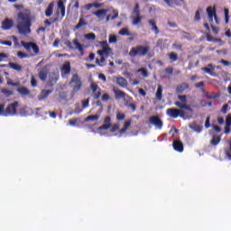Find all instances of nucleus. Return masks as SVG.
<instances>
[{
	"mask_svg": "<svg viewBox=\"0 0 231 231\" xmlns=\"http://www.w3.org/2000/svg\"><path fill=\"white\" fill-rule=\"evenodd\" d=\"M10 68L12 69H14L15 71H23V66L17 64V63H9Z\"/></svg>",
	"mask_w": 231,
	"mask_h": 231,
	"instance_id": "36",
	"label": "nucleus"
},
{
	"mask_svg": "<svg viewBox=\"0 0 231 231\" xmlns=\"http://www.w3.org/2000/svg\"><path fill=\"white\" fill-rule=\"evenodd\" d=\"M189 83L182 82L176 87L175 91L176 93H183V91H186V89H189Z\"/></svg>",
	"mask_w": 231,
	"mask_h": 231,
	"instance_id": "17",
	"label": "nucleus"
},
{
	"mask_svg": "<svg viewBox=\"0 0 231 231\" xmlns=\"http://www.w3.org/2000/svg\"><path fill=\"white\" fill-rule=\"evenodd\" d=\"M90 89L92 91V97L95 100H98L102 97V88L95 82L90 84Z\"/></svg>",
	"mask_w": 231,
	"mask_h": 231,
	"instance_id": "7",
	"label": "nucleus"
},
{
	"mask_svg": "<svg viewBox=\"0 0 231 231\" xmlns=\"http://www.w3.org/2000/svg\"><path fill=\"white\" fill-rule=\"evenodd\" d=\"M148 23L152 26V32H154L155 35H158V33H160V29H158L156 22L154 20H149Z\"/></svg>",
	"mask_w": 231,
	"mask_h": 231,
	"instance_id": "24",
	"label": "nucleus"
},
{
	"mask_svg": "<svg viewBox=\"0 0 231 231\" xmlns=\"http://www.w3.org/2000/svg\"><path fill=\"white\" fill-rule=\"evenodd\" d=\"M89 106V99H85L82 101V107L83 109H86Z\"/></svg>",
	"mask_w": 231,
	"mask_h": 231,
	"instance_id": "58",
	"label": "nucleus"
},
{
	"mask_svg": "<svg viewBox=\"0 0 231 231\" xmlns=\"http://www.w3.org/2000/svg\"><path fill=\"white\" fill-rule=\"evenodd\" d=\"M119 35H126L127 37L133 35V33H131V32H129V29L127 28H122L119 31Z\"/></svg>",
	"mask_w": 231,
	"mask_h": 231,
	"instance_id": "38",
	"label": "nucleus"
},
{
	"mask_svg": "<svg viewBox=\"0 0 231 231\" xmlns=\"http://www.w3.org/2000/svg\"><path fill=\"white\" fill-rule=\"evenodd\" d=\"M17 57H20V59H26V57H28V54H26L23 51H18L17 52Z\"/></svg>",
	"mask_w": 231,
	"mask_h": 231,
	"instance_id": "54",
	"label": "nucleus"
},
{
	"mask_svg": "<svg viewBox=\"0 0 231 231\" xmlns=\"http://www.w3.org/2000/svg\"><path fill=\"white\" fill-rule=\"evenodd\" d=\"M151 51V47L149 45H137L133 47L129 51V56L134 57H145Z\"/></svg>",
	"mask_w": 231,
	"mask_h": 231,
	"instance_id": "2",
	"label": "nucleus"
},
{
	"mask_svg": "<svg viewBox=\"0 0 231 231\" xmlns=\"http://www.w3.org/2000/svg\"><path fill=\"white\" fill-rule=\"evenodd\" d=\"M189 128L195 131V133H201L203 131V126L198 125L197 123H191Z\"/></svg>",
	"mask_w": 231,
	"mask_h": 231,
	"instance_id": "25",
	"label": "nucleus"
},
{
	"mask_svg": "<svg viewBox=\"0 0 231 231\" xmlns=\"http://www.w3.org/2000/svg\"><path fill=\"white\" fill-rule=\"evenodd\" d=\"M132 122L133 121L131 119L125 122L124 127L119 131V134H125V133H126L127 129H129V127H131Z\"/></svg>",
	"mask_w": 231,
	"mask_h": 231,
	"instance_id": "26",
	"label": "nucleus"
},
{
	"mask_svg": "<svg viewBox=\"0 0 231 231\" xmlns=\"http://www.w3.org/2000/svg\"><path fill=\"white\" fill-rule=\"evenodd\" d=\"M17 17L19 21H22L16 25L18 33H20V35H28V33H32V29L30 28L32 26V18L30 14L26 12H19Z\"/></svg>",
	"mask_w": 231,
	"mask_h": 231,
	"instance_id": "1",
	"label": "nucleus"
},
{
	"mask_svg": "<svg viewBox=\"0 0 231 231\" xmlns=\"http://www.w3.org/2000/svg\"><path fill=\"white\" fill-rule=\"evenodd\" d=\"M205 127H206V129H208L210 127V116H208L206 118Z\"/></svg>",
	"mask_w": 231,
	"mask_h": 231,
	"instance_id": "59",
	"label": "nucleus"
},
{
	"mask_svg": "<svg viewBox=\"0 0 231 231\" xmlns=\"http://www.w3.org/2000/svg\"><path fill=\"white\" fill-rule=\"evenodd\" d=\"M16 91H18L20 95H23V96L30 95V90L26 88V87L18 88Z\"/></svg>",
	"mask_w": 231,
	"mask_h": 231,
	"instance_id": "33",
	"label": "nucleus"
},
{
	"mask_svg": "<svg viewBox=\"0 0 231 231\" xmlns=\"http://www.w3.org/2000/svg\"><path fill=\"white\" fill-rule=\"evenodd\" d=\"M219 142H221V136L219 135H213L210 143L214 146L218 145Z\"/></svg>",
	"mask_w": 231,
	"mask_h": 231,
	"instance_id": "32",
	"label": "nucleus"
},
{
	"mask_svg": "<svg viewBox=\"0 0 231 231\" xmlns=\"http://www.w3.org/2000/svg\"><path fill=\"white\" fill-rule=\"evenodd\" d=\"M117 41H118V40H117V38H116V35L111 34V35L109 36L108 42H109L110 44H115V43H116Z\"/></svg>",
	"mask_w": 231,
	"mask_h": 231,
	"instance_id": "45",
	"label": "nucleus"
},
{
	"mask_svg": "<svg viewBox=\"0 0 231 231\" xmlns=\"http://www.w3.org/2000/svg\"><path fill=\"white\" fill-rule=\"evenodd\" d=\"M50 95H51V90L43 89V90H42V92L39 96V100H44V99L48 98V97H50Z\"/></svg>",
	"mask_w": 231,
	"mask_h": 231,
	"instance_id": "27",
	"label": "nucleus"
},
{
	"mask_svg": "<svg viewBox=\"0 0 231 231\" xmlns=\"http://www.w3.org/2000/svg\"><path fill=\"white\" fill-rule=\"evenodd\" d=\"M195 21H201V14H199V10H197L195 13Z\"/></svg>",
	"mask_w": 231,
	"mask_h": 231,
	"instance_id": "55",
	"label": "nucleus"
},
{
	"mask_svg": "<svg viewBox=\"0 0 231 231\" xmlns=\"http://www.w3.org/2000/svg\"><path fill=\"white\" fill-rule=\"evenodd\" d=\"M142 23V15H137L133 18V24L135 26L136 24H140Z\"/></svg>",
	"mask_w": 231,
	"mask_h": 231,
	"instance_id": "42",
	"label": "nucleus"
},
{
	"mask_svg": "<svg viewBox=\"0 0 231 231\" xmlns=\"http://www.w3.org/2000/svg\"><path fill=\"white\" fill-rule=\"evenodd\" d=\"M207 14L209 23H213L215 19L217 24H219V22L217 21V14H216V7L208 6L207 8Z\"/></svg>",
	"mask_w": 231,
	"mask_h": 231,
	"instance_id": "8",
	"label": "nucleus"
},
{
	"mask_svg": "<svg viewBox=\"0 0 231 231\" xmlns=\"http://www.w3.org/2000/svg\"><path fill=\"white\" fill-rule=\"evenodd\" d=\"M7 86H12V88H18L19 82H14L12 79H7Z\"/></svg>",
	"mask_w": 231,
	"mask_h": 231,
	"instance_id": "47",
	"label": "nucleus"
},
{
	"mask_svg": "<svg viewBox=\"0 0 231 231\" xmlns=\"http://www.w3.org/2000/svg\"><path fill=\"white\" fill-rule=\"evenodd\" d=\"M168 55L171 62H176L178 60V54L176 52H170Z\"/></svg>",
	"mask_w": 231,
	"mask_h": 231,
	"instance_id": "40",
	"label": "nucleus"
},
{
	"mask_svg": "<svg viewBox=\"0 0 231 231\" xmlns=\"http://www.w3.org/2000/svg\"><path fill=\"white\" fill-rule=\"evenodd\" d=\"M111 127H113L111 116H106L104 119V124L97 128V131H107V129H111Z\"/></svg>",
	"mask_w": 231,
	"mask_h": 231,
	"instance_id": "12",
	"label": "nucleus"
},
{
	"mask_svg": "<svg viewBox=\"0 0 231 231\" xmlns=\"http://www.w3.org/2000/svg\"><path fill=\"white\" fill-rule=\"evenodd\" d=\"M98 79H99V80H102L103 82H107V78H106V75L103 73H100L98 75Z\"/></svg>",
	"mask_w": 231,
	"mask_h": 231,
	"instance_id": "56",
	"label": "nucleus"
},
{
	"mask_svg": "<svg viewBox=\"0 0 231 231\" xmlns=\"http://www.w3.org/2000/svg\"><path fill=\"white\" fill-rule=\"evenodd\" d=\"M85 37L88 40V41H95L97 39V35L93 32L88 33L85 35Z\"/></svg>",
	"mask_w": 231,
	"mask_h": 231,
	"instance_id": "43",
	"label": "nucleus"
},
{
	"mask_svg": "<svg viewBox=\"0 0 231 231\" xmlns=\"http://www.w3.org/2000/svg\"><path fill=\"white\" fill-rule=\"evenodd\" d=\"M100 118L99 115H93V116H88L85 118V122H97Z\"/></svg>",
	"mask_w": 231,
	"mask_h": 231,
	"instance_id": "34",
	"label": "nucleus"
},
{
	"mask_svg": "<svg viewBox=\"0 0 231 231\" xmlns=\"http://www.w3.org/2000/svg\"><path fill=\"white\" fill-rule=\"evenodd\" d=\"M110 98L109 94L105 93L102 95L101 100L102 102H107Z\"/></svg>",
	"mask_w": 231,
	"mask_h": 231,
	"instance_id": "51",
	"label": "nucleus"
},
{
	"mask_svg": "<svg viewBox=\"0 0 231 231\" xmlns=\"http://www.w3.org/2000/svg\"><path fill=\"white\" fill-rule=\"evenodd\" d=\"M150 123L152 124V125H154L157 129H162L163 127V121H162L159 116H150Z\"/></svg>",
	"mask_w": 231,
	"mask_h": 231,
	"instance_id": "9",
	"label": "nucleus"
},
{
	"mask_svg": "<svg viewBox=\"0 0 231 231\" xmlns=\"http://www.w3.org/2000/svg\"><path fill=\"white\" fill-rule=\"evenodd\" d=\"M174 69L171 67H168L165 69V73H167L168 75H172Z\"/></svg>",
	"mask_w": 231,
	"mask_h": 231,
	"instance_id": "60",
	"label": "nucleus"
},
{
	"mask_svg": "<svg viewBox=\"0 0 231 231\" xmlns=\"http://www.w3.org/2000/svg\"><path fill=\"white\" fill-rule=\"evenodd\" d=\"M206 39L208 42H214V38L209 33L206 35Z\"/></svg>",
	"mask_w": 231,
	"mask_h": 231,
	"instance_id": "62",
	"label": "nucleus"
},
{
	"mask_svg": "<svg viewBox=\"0 0 231 231\" xmlns=\"http://www.w3.org/2000/svg\"><path fill=\"white\" fill-rule=\"evenodd\" d=\"M226 125H231V114H228L226 117Z\"/></svg>",
	"mask_w": 231,
	"mask_h": 231,
	"instance_id": "57",
	"label": "nucleus"
},
{
	"mask_svg": "<svg viewBox=\"0 0 231 231\" xmlns=\"http://www.w3.org/2000/svg\"><path fill=\"white\" fill-rule=\"evenodd\" d=\"M178 99L180 101H176L174 105L179 107L180 109L183 110L186 109V111H189V113H192L194 111L190 106L187 105V96L186 95H179Z\"/></svg>",
	"mask_w": 231,
	"mask_h": 231,
	"instance_id": "5",
	"label": "nucleus"
},
{
	"mask_svg": "<svg viewBox=\"0 0 231 231\" xmlns=\"http://www.w3.org/2000/svg\"><path fill=\"white\" fill-rule=\"evenodd\" d=\"M69 73H71V64L69 61H65L61 67V75L64 77V75H69Z\"/></svg>",
	"mask_w": 231,
	"mask_h": 231,
	"instance_id": "14",
	"label": "nucleus"
},
{
	"mask_svg": "<svg viewBox=\"0 0 231 231\" xmlns=\"http://www.w3.org/2000/svg\"><path fill=\"white\" fill-rule=\"evenodd\" d=\"M110 51H111V48L110 47H104V49L98 50L97 51V55H99V57H102V55H103L104 57L107 58L110 55Z\"/></svg>",
	"mask_w": 231,
	"mask_h": 231,
	"instance_id": "20",
	"label": "nucleus"
},
{
	"mask_svg": "<svg viewBox=\"0 0 231 231\" xmlns=\"http://www.w3.org/2000/svg\"><path fill=\"white\" fill-rule=\"evenodd\" d=\"M2 30H12L14 28V20L10 19V18H5L3 22H2V26H1Z\"/></svg>",
	"mask_w": 231,
	"mask_h": 231,
	"instance_id": "13",
	"label": "nucleus"
},
{
	"mask_svg": "<svg viewBox=\"0 0 231 231\" xmlns=\"http://www.w3.org/2000/svg\"><path fill=\"white\" fill-rule=\"evenodd\" d=\"M136 71L137 73H141L142 77H143L144 79H147V77H149V71H147V69L145 68H141Z\"/></svg>",
	"mask_w": 231,
	"mask_h": 231,
	"instance_id": "35",
	"label": "nucleus"
},
{
	"mask_svg": "<svg viewBox=\"0 0 231 231\" xmlns=\"http://www.w3.org/2000/svg\"><path fill=\"white\" fill-rule=\"evenodd\" d=\"M109 12V9H101L94 12V15H97V19H106V15Z\"/></svg>",
	"mask_w": 231,
	"mask_h": 231,
	"instance_id": "18",
	"label": "nucleus"
},
{
	"mask_svg": "<svg viewBox=\"0 0 231 231\" xmlns=\"http://www.w3.org/2000/svg\"><path fill=\"white\" fill-rule=\"evenodd\" d=\"M54 6H55V2H51L48 5L45 10V17H51V15H53Z\"/></svg>",
	"mask_w": 231,
	"mask_h": 231,
	"instance_id": "19",
	"label": "nucleus"
},
{
	"mask_svg": "<svg viewBox=\"0 0 231 231\" xmlns=\"http://www.w3.org/2000/svg\"><path fill=\"white\" fill-rule=\"evenodd\" d=\"M163 88L162 87V85H158V88H157V91L155 93V98L156 100H159L162 101V99L163 98Z\"/></svg>",
	"mask_w": 231,
	"mask_h": 231,
	"instance_id": "23",
	"label": "nucleus"
},
{
	"mask_svg": "<svg viewBox=\"0 0 231 231\" xmlns=\"http://www.w3.org/2000/svg\"><path fill=\"white\" fill-rule=\"evenodd\" d=\"M195 88H200V91L202 92V93H206V89H205V81H200V82H199V83H196L195 84Z\"/></svg>",
	"mask_w": 231,
	"mask_h": 231,
	"instance_id": "37",
	"label": "nucleus"
},
{
	"mask_svg": "<svg viewBox=\"0 0 231 231\" xmlns=\"http://www.w3.org/2000/svg\"><path fill=\"white\" fill-rule=\"evenodd\" d=\"M22 45L23 46V48H25V50H30L32 48V50L33 51V52L35 53V55L39 54V45H37L34 42H22Z\"/></svg>",
	"mask_w": 231,
	"mask_h": 231,
	"instance_id": "11",
	"label": "nucleus"
},
{
	"mask_svg": "<svg viewBox=\"0 0 231 231\" xmlns=\"http://www.w3.org/2000/svg\"><path fill=\"white\" fill-rule=\"evenodd\" d=\"M82 26H88V23L83 18H79L78 24L75 25L74 30H80Z\"/></svg>",
	"mask_w": 231,
	"mask_h": 231,
	"instance_id": "30",
	"label": "nucleus"
},
{
	"mask_svg": "<svg viewBox=\"0 0 231 231\" xmlns=\"http://www.w3.org/2000/svg\"><path fill=\"white\" fill-rule=\"evenodd\" d=\"M17 107H19V103L17 101L10 104L5 109V116H8V115H15L17 113Z\"/></svg>",
	"mask_w": 231,
	"mask_h": 231,
	"instance_id": "10",
	"label": "nucleus"
},
{
	"mask_svg": "<svg viewBox=\"0 0 231 231\" xmlns=\"http://www.w3.org/2000/svg\"><path fill=\"white\" fill-rule=\"evenodd\" d=\"M214 69H216V67H214V65L210 63L208 65V67H204L201 69L202 71H204L205 73H208L209 75H212V71H214Z\"/></svg>",
	"mask_w": 231,
	"mask_h": 231,
	"instance_id": "29",
	"label": "nucleus"
},
{
	"mask_svg": "<svg viewBox=\"0 0 231 231\" xmlns=\"http://www.w3.org/2000/svg\"><path fill=\"white\" fill-rule=\"evenodd\" d=\"M116 120H118V122H121L122 120H125V114H122L118 112L116 114Z\"/></svg>",
	"mask_w": 231,
	"mask_h": 231,
	"instance_id": "46",
	"label": "nucleus"
},
{
	"mask_svg": "<svg viewBox=\"0 0 231 231\" xmlns=\"http://www.w3.org/2000/svg\"><path fill=\"white\" fill-rule=\"evenodd\" d=\"M69 86L72 88L73 93H79L82 88V79L79 74H74L69 81Z\"/></svg>",
	"mask_w": 231,
	"mask_h": 231,
	"instance_id": "4",
	"label": "nucleus"
},
{
	"mask_svg": "<svg viewBox=\"0 0 231 231\" xmlns=\"http://www.w3.org/2000/svg\"><path fill=\"white\" fill-rule=\"evenodd\" d=\"M116 82L117 86H120V88H127V79H125L124 77L116 78Z\"/></svg>",
	"mask_w": 231,
	"mask_h": 231,
	"instance_id": "22",
	"label": "nucleus"
},
{
	"mask_svg": "<svg viewBox=\"0 0 231 231\" xmlns=\"http://www.w3.org/2000/svg\"><path fill=\"white\" fill-rule=\"evenodd\" d=\"M72 42L75 45V50H78L80 57H84V45L79 43L78 39H74Z\"/></svg>",
	"mask_w": 231,
	"mask_h": 231,
	"instance_id": "15",
	"label": "nucleus"
},
{
	"mask_svg": "<svg viewBox=\"0 0 231 231\" xmlns=\"http://www.w3.org/2000/svg\"><path fill=\"white\" fill-rule=\"evenodd\" d=\"M166 115L170 116V118H178V116L185 118V111L181 109L168 108L166 110Z\"/></svg>",
	"mask_w": 231,
	"mask_h": 231,
	"instance_id": "6",
	"label": "nucleus"
},
{
	"mask_svg": "<svg viewBox=\"0 0 231 231\" xmlns=\"http://www.w3.org/2000/svg\"><path fill=\"white\" fill-rule=\"evenodd\" d=\"M226 154L227 158H229V160H231V142L229 144V150L226 152Z\"/></svg>",
	"mask_w": 231,
	"mask_h": 231,
	"instance_id": "63",
	"label": "nucleus"
},
{
	"mask_svg": "<svg viewBox=\"0 0 231 231\" xmlns=\"http://www.w3.org/2000/svg\"><path fill=\"white\" fill-rule=\"evenodd\" d=\"M112 16L111 14H108L106 16V22L108 23V21H115V19L118 18V12L116 10H113L112 12Z\"/></svg>",
	"mask_w": 231,
	"mask_h": 231,
	"instance_id": "31",
	"label": "nucleus"
},
{
	"mask_svg": "<svg viewBox=\"0 0 231 231\" xmlns=\"http://www.w3.org/2000/svg\"><path fill=\"white\" fill-rule=\"evenodd\" d=\"M31 86L32 88H37V79L34 76L31 77Z\"/></svg>",
	"mask_w": 231,
	"mask_h": 231,
	"instance_id": "50",
	"label": "nucleus"
},
{
	"mask_svg": "<svg viewBox=\"0 0 231 231\" xmlns=\"http://www.w3.org/2000/svg\"><path fill=\"white\" fill-rule=\"evenodd\" d=\"M224 14H225L226 24H228V23L230 22V15L228 14H230V11L228 10V8L224 9Z\"/></svg>",
	"mask_w": 231,
	"mask_h": 231,
	"instance_id": "41",
	"label": "nucleus"
},
{
	"mask_svg": "<svg viewBox=\"0 0 231 231\" xmlns=\"http://www.w3.org/2000/svg\"><path fill=\"white\" fill-rule=\"evenodd\" d=\"M125 106L129 109H132L133 113H134V111H136V105L135 104H134V103H126Z\"/></svg>",
	"mask_w": 231,
	"mask_h": 231,
	"instance_id": "48",
	"label": "nucleus"
},
{
	"mask_svg": "<svg viewBox=\"0 0 231 231\" xmlns=\"http://www.w3.org/2000/svg\"><path fill=\"white\" fill-rule=\"evenodd\" d=\"M66 2L62 0L58 1V8L56 10L55 15L56 17L52 18V23H60L66 16V5H64Z\"/></svg>",
	"mask_w": 231,
	"mask_h": 231,
	"instance_id": "3",
	"label": "nucleus"
},
{
	"mask_svg": "<svg viewBox=\"0 0 231 231\" xmlns=\"http://www.w3.org/2000/svg\"><path fill=\"white\" fill-rule=\"evenodd\" d=\"M0 44H2L3 46H12V41L0 40Z\"/></svg>",
	"mask_w": 231,
	"mask_h": 231,
	"instance_id": "53",
	"label": "nucleus"
},
{
	"mask_svg": "<svg viewBox=\"0 0 231 231\" xmlns=\"http://www.w3.org/2000/svg\"><path fill=\"white\" fill-rule=\"evenodd\" d=\"M106 59H107V57L102 55V56H100V60L96 59V62H97V64H98V66L103 67L105 65Z\"/></svg>",
	"mask_w": 231,
	"mask_h": 231,
	"instance_id": "39",
	"label": "nucleus"
},
{
	"mask_svg": "<svg viewBox=\"0 0 231 231\" xmlns=\"http://www.w3.org/2000/svg\"><path fill=\"white\" fill-rule=\"evenodd\" d=\"M113 92L116 96V98H125V92L120 90L118 88L114 87L113 88Z\"/></svg>",
	"mask_w": 231,
	"mask_h": 231,
	"instance_id": "21",
	"label": "nucleus"
},
{
	"mask_svg": "<svg viewBox=\"0 0 231 231\" xmlns=\"http://www.w3.org/2000/svg\"><path fill=\"white\" fill-rule=\"evenodd\" d=\"M221 64H224V66H230L231 62L226 60H220Z\"/></svg>",
	"mask_w": 231,
	"mask_h": 231,
	"instance_id": "64",
	"label": "nucleus"
},
{
	"mask_svg": "<svg viewBox=\"0 0 231 231\" xmlns=\"http://www.w3.org/2000/svg\"><path fill=\"white\" fill-rule=\"evenodd\" d=\"M221 113H223V115H226V113H228V104H225L222 106Z\"/></svg>",
	"mask_w": 231,
	"mask_h": 231,
	"instance_id": "52",
	"label": "nucleus"
},
{
	"mask_svg": "<svg viewBox=\"0 0 231 231\" xmlns=\"http://www.w3.org/2000/svg\"><path fill=\"white\" fill-rule=\"evenodd\" d=\"M133 14L134 15H136V16L140 15V5L138 4L135 5Z\"/></svg>",
	"mask_w": 231,
	"mask_h": 231,
	"instance_id": "44",
	"label": "nucleus"
},
{
	"mask_svg": "<svg viewBox=\"0 0 231 231\" xmlns=\"http://www.w3.org/2000/svg\"><path fill=\"white\" fill-rule=\"evenodd\" d=\"M119 129H120V125L116 124L112 125L110 133H116V131H118Z\"/></svg>",
	"mask_w": 231,
	"mask_h": 231,
	"instance_id": "49",
	"label": "nucleus"
},
{
	"mask_svg": "<svg viewBox=\"0 0 231 231\" xmlns=\"http://www.w3.org/2000/svg\"><path fill=\"white\" fill-rule=\"evenodd\" d=\"M230 127L231 125H226L224 133L225 134H230Z\"/></svg>",
	"mask_w": 231,
	"mask_h": 231,
	"instance_id": "61",
	"label": "nucleus"
},
{
	"mask_svg": "<svg viewBox=\"0 0 231 231\" xmlns=\"http://www.w3.org/2000/svg\"><path fill=\"white\" fill-rule=\"evenodd\" d=\"M172 145L174 151H177V152H183V143L181 141L174 140Z\"/></svg>",
	"mask_w": 231,
	"mask_h": 231,
	"instance_id": "16",
	"label": "nucleus"
},
{
	"mask_svg": "<svg viewBox=\"0 0 231 231\" xmlns=\"http://www.w3.org/2000/svg\"><path fill=\"white\" fill-rule=\"evenodd\" d=\"M38 77L43 81L46 80V79H48V70L46 69H42L39 71Z\"/></svg>",
	"mask_w": 231,
	"mask_h": 231,
	"instance_id": "28",
	"label": "nucleus"
}]
</instances>
